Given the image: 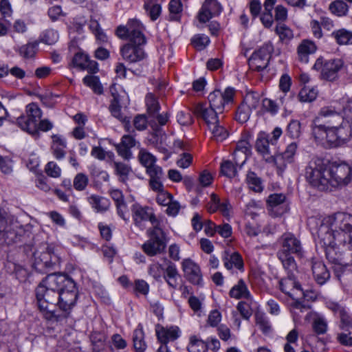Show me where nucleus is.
Returning a JSON list of instances; mask_svg holds the SVG:
<instances>
[{"instance_id": "680f3d73", "label": "nucleus", "mask_w": 352, "mask_h": 352, "mask_svg": "<svg viewBox=\"0 0 352 352\" xmlns=\"http://www.w3.org/2000/svg\"><path fill=\"white\" fill-rule=\"evenodd\" d=\"M89 60V57L87 55L84 54L82 53H77L73 58V64L82 69L85 70V68L87 67V61Z\"/></svg>"}, {"instance_id": "f257e3e1", "label": "nucleus", "mask_w": 352, "mask_h": 352, "mask_svg": "<svg viewBox=\"0 0 352 352\" xmlns=\"http://www.w3.org/2000/svg\"><path fill=\"white\" fill-rule=\"evenodd\" d=\"M38 307L45 319L61 321L69 317L76 304L78 292L74 280L66 274H50L37 286Z\"/></svg>"}, {"instance_id": "aec40b11", "label": "nucleus", "mask_w": 352, "mask_h": 352, "mask_svg": "<svg viewBox=\"0 0 352 352\" xmlns=\"http://www.w3.org/2000/svg\"><path fill=\"white\" fill-rule=\"evenodd\" d=\"M230 208L231 206L228 199L221 201L216 194H211L210 201L207 205V210L209 212L214 213L219 210L223 216L228 217Z\"/></svg>"}, {"instance_id": "cd10ccee", "label": "nucleus", "mask_w": 352, "mask_h": 352, "mask_svg": "<svg viewBox=\"0 0 352 352\" xmlns=\"http://www.w3.org/2000/svg\"><path fill=\"white\" fill-rule=\"evenodd\" d=\"M179 328L171 327L170 328L160 327L156 329V334L159 341L166 344L169 341H173L179 336Z\"/></svg>"}, {"instance_id": "37998d69", "label": "nucleus", "mask_w": 352, "mask_h": 352, "mask_svg": "<svg viewBox=\"0 0 352 352\" xmlns=\"http://www.w3.org/2000/svg\"><path fill=\"white\" fill-rule=\"evenodd\" d=\"M146 14L154 21L158 19L162 12V8L159 3H154L152 0L146 2L144 5Z\"/></svg>"}, {"instance_id": "ddd939ff", "label": "nucleus", "mask_w": 352, "mask_h": 352, "mask_svg": "<svg viewBox=\"0 0 352 352\" xmlns=\"http://www.w3.org/2000/svg\"><path fill=\"white\" fill-rule=\"evenodd\" d=\"M223 7L217 0H205L199 11L197 18L200 23H206L210 19L219 16Z\"/></svg>"}, {"instance_id": "0e129e2a", "label": "nucleus", "mask_w": 352, "mask_h": 352, "mask_svg": "<svg viewBox=\"0 0 352 352\" xmlns=\"http://www.w3.org/2000/svg\"><path fill=\"white\" fill-rule=\"evenodd\" d=\"M342 104L343 106L341 109V112L343 114L344 118L345 117V120L351 119L352 120V98H342Z\"/></svg>"}, {"instance_id": "f704fd0d", "label": "nucleus", "mask_w": 352, "mask_h": 352, "mask_svg": "<svg viewBox=\"0 0 352 352\" xmlns=\"http://www.w3.org/2000/svg\"><path fill=\"white\" fill-rule=\"evenodd\" d=\"M133 342L135 352H144L146 349L147 345L144 340V333L140 325H139V328L133 331Z\"/></svg>"}, {"instance_id": "b1692460", "label": "nucleus", "mask_w": 352, "mask_h": 352, "mask_svg": "<svg viewBox=\"0 0 352 352\" xmlns=\"http://www.w3.org/2000/svg\"><path fill=\"white\" fill-rule=\"evenodd\" d=\"M135 145V140L130 135H124L122 136L120 143L118 144L116 147L118 153L122 157L129 160L131 157L132 153L131 149Z\"/></svg>"}, {"instance_id": "dca6fc26", "label": "nucleus", "mask_w": 352, "mask_h": 352, "mask_svg": "<svg viewBox=\"0 0 352 352\" xmlns=\"http://www.w3.org/2000/svg\"><path fill=\"white\" fill-rule=\"evenodd\" d=\"M193 113L198 118H202L209 128H211V126L214 124L219 123V119L218 113H219V112L210 106L207 107L206 104L201 103L197 104L195 107Z\"/></svg>"}, {"instance_id": "e2e57ef3", "label": "nucleus", "mask_w": 352, "mask_h": 352, "mask_svg": "<svg viewBox=\"0 0 352 352\" xmlns=\"http://www.w3.org/2000/svg\"><path fill=\"white\" fill-rule=\"evenodd\" d=\"M164 271V270L160 263H154L150 265L148 272L155 280H160Z\"/></svg>"}, {"instance_id": "39448f33", "label": "nucleus", "mask_w": 352, "mask_h": 352, "mask_svg": "<svg viewBox=\"0 0 352 352\" xmlns=\"http://www.w3.org/2000/svg\"><path fill=\"white\" fill-rule=\"evenodd\" d=\"M143 24L138 19H129L125 25H120L116 30V36L129 42L120 47V54L129 64L144 60L147 55L144 50L146 38L144 34Z\"/></svg>"}, {"instance_id": "2f4dec72", "label": "nucleus", "mask_w": 352, "mask_h": 352, "mask_svg": "<svg viewBox=\"0 0 352 352\" xmlns=\"http://www.w3.org/2000/svg\"><path fill=\"white\" fill-rule=\"evenodd\" d=\"M277 0H265L263 4L264 11L261 16L263 25L270 28L273 24L272 10Z\"/></svg>"}, {"instance_id": "2eb2a0df", "label": "nucleus", "mask_w": 352, "mask_h": 352, "mask_svg": "<svg viewBox=\"0 0 352 352\" xmlns=\"http://www.w3.org/2000/svg\"><path fill=\"white\" fill-rule=\"evenodd\" d=\"M297 148V143L292 142L287 146L283 153L274 155V163L278 171L283 173L286 168L287 164H292L294 162Z\"/></svg>"}, {"instance_id": "052dcab7", "label": "nucleus", "mask_w": 352, "mask_h": 352, "mask_svg": "<svg viewBox=\"0 0 352 352\" xmlns=\"http://www.w3.org/2000/svg\"><path fill=\"white\" fill-rule=\"evenodd\" d=\"M191 42L199 50L204 49L210 43V38L204 34H197L192 38Z\"/></svg>"}, {"instance_id": "4be33fe9", "label": "nucleus", "mask_w": 352, "mask_h": 352, "mask_svg": "<svg viewBox=\"0 0 352 352\" xmlns=\"http://www.w3.org/2000/svg\"><path fill=\"white\" fill-rule=\"evenodd\" d=\"M255 148L256 151L263 156L265 162H274V155H272L270 148V140L265 134H260L256 139Z\"/></svg>"}, {"instance_id": "473e14b6", "label": "nucleus", "mask_w": 352, "mask_h": 352, "mask_svg": "<svg viewBox=\"0 0 352 352\" xmlns=\"http://www.w3.org/2000/svg\"><path fill=\"white\" fill-rule=\"evenodd\" d=\"M89 204L97 212L107 211L109 207L108 199L96 195H92L87 198Z\"/></svg>"}, {"instance_id": "c03bdc74", "label": "nucleus", "mask_w": 352, "mask_h": 352, "mask_svg": "<svg viewBox=\"0 0 352 352\" xmlns=\"http://www.w3.org/2000/svg\"><path fill=\"white\" fill-rule=\"evenodd\" d=\"M252 111L258 108L260 104V95L257 92H248L245 96L243 102H241Z\"/></svg>"}, {"instance_id": "72a5a7b5", "label": "nucleus", "mask_w": 352, "mask_h": 352, "mask_svg": "<svg viewBox=\"0 0 352 352\" xmlns=\"http://www.w3.org/2000/svg\"><path fill=\"white\" fill-rule=\"evenodd\" d=\"M230 296L236 299H249L251 296L247 285L243 279H240L230 291Z\"/></svg>"}, {"instance_id": "5fc2aeb1", "label": "nucleus", "mask_w": 352, "mask_h": 352, "mask_svg": "<svg viewBox=\"0 0 352 352\" xmlns=\"http://www.w3.org/2000/svg\"><path fill=\"white\" fill-rule=\"evenodd\" d=\"M169 120V114L168 112H163L162 113H157L155 116H152L148 118V122L152 127L155 126H164Z\"/></svg>"}, {"instance_id": "4c0bfd02", "label": "nucleus", "mask_w": 352, "mask_h": 352, "mask_svg": "<svg viewBox=\"0 0 352 352\" xmlns=\"http://www.w3.org/2000/svg\"><path fill=\"white\" fill-rule=\"evenodd\" d=\"M246 182L250 189L256 192H261L263 190L261 179L252 171H249L247 173Z\"/></svg>"}, {"instance_id": "bf43d9fd", "label": "nucleus", "mask_w": 352, "mask_h": 352, "mask_svg": "<svg viewBox=\"0 0 352 352\" xmlns=\"http://www.w3.org/2000/svg\"><path fill=\"white\" fill-rule=\"evenodd\" d=\"M58 37L59 35L56 30L49 29L43 33L41 41L47 45H53L57 42Z\"/></svg>"}, {"instance_id": "79ce46f5", "label": "nucleus", "mask_w": 352, "mask_h": 352, "mask_svg": "<svg viewBox=\"0 0 352 352\" xmlns=\"http://www.w3.org/2000/svg\"><path fill=\"white\" fill-rule=\"evenodd\" d=\"M318 90L315 87H304L298 94L299 100L302 102H311L316 100Z\"/></svg>"}, {"instance_id": "412c9836", "label": "nucleus", "mask_w": 352, "mask_h": 352, "mask_svg": "<svg viewBox=\"0 0 352 352\" xmlns=\"http://www.w3.org/2000/svg\"><path fill=\"white\" fill-rule=\"evenodd\" d=\"M280 290L292 298H294L296 294L292 292L302 291L301 285L296 280L295 274H288L287 276L280 280Z\"/></svg>"}, {"instance_id": "6e6d98bb", "label": "nucleus", "mask_w": 352, "mask_h": 352, "mask_svg": "<svg viewBox=\"0 0 352 352\" xmlns=\"http://www.w3.org/2000/svg\"><path fill=\"white\" fill-rule=\"evenodd\" d=\"M114 167L117 175L120 176V180L122 182H126L128 179V175L131 171V168L122 162H114Z\"/></svg>"}, {"instance_id": "ea45409f", "label": "nucleus", "mask_w": 352, "mask_h": 352, "mask_svg": "<svg viewBox=\"0 0 352 352\" xmlns=\"http://www.w3.org/2000/svg\"><path fill=\"white\" fill-rule=\"evenodd\" d=\"M339 45L352 44V32L345 29L333 31L331 34Z\"/></svg>"}, {"instance_id": "f8f14e48", "label": "nucleus", "mask_w": 352, "mask_h": 352, "mask_svg": "<svg viewBox=\"0 0 352 352\" xmlns=\"http://www.w3.org/2000/svg\"><path fill=\"white\" fill-rule=\"evenodd\" d=\"M267 204L268 212L274 217L281 216L289 210V204L285 195L282 193L270 195Z\"/></svg>"}, {"instance_id": "de8ad7c7", "label": "nucleus", "mask_w": 352, "mask_h": 352, "mask_svg": "<svg viewBox=\"0 0 352 352\" xmlns=\"http://www.w3.org/2000/svg\"><path fill=\"white\" fill-rule=\"evenodd\" d=\"M349 7L347 4L342 0H336L329 5L330 11L338 16H344L348 12Z\"/></svg>"}, {"instance_id": "5701e85b", "label": "nucleus", "mask_w": 352, "mask_h": 352, "mask_svg": "<svg viewBox=\"0 0 352 352\" xmlns=\"http://www.w3.org/2000/svg\"><path fill=\"white\" fill-rule=\"evenodd\" d=\"M146 173L148 175L149 186L153 191H162L164 188L162 183L164 179V174L162 168L160 166L147 170Z\"/></svg>"}, {"instance_id": "c756f323", "label": "nucleus", "mask_w": 352, "mask_h": 352, "mask_svg": "<svg viewBox=\"0 0 352 352\" xmlns=\"http://www.w3.org/2000/svg\"><path fill=\"white\" fill-rule=\"evenodd\" d=\"M52 145L51 149L54 156L57 160H61L65 156V149L67 146V143L65 139L58 135H53Z\"/></svg>"}, {"instance_id": "603ef678", "label": "nucleus", "mask_w": 352, "mask_h": 352, "mask_svg": "<svg viewBox=\"0 0 352 352\" xmlns=\"http://www.w3.org/2000/svg\"><path fill=\"white\" fill-rule=\"evenodd\" d=\"M221 173L222 175L229 177H234L237 174L235 165L230 160L223 161L221 164Z\"/></svg>"}, {"instance_id": "69168bd1", "label": "nucleus", "mask_w": 352, "mask_h": 352, "mask_svg": "<svg viewBox=\"0 0 352 352\" xmlns=\"http://www.w3.org/2000/svg\"><path fill=\"white\" fill-rule=\"evenodd\" d=\"M256 323L264 333H268L271 329L268 320L262 314L256 315Z\"/></svg>"}, {"instance_id": "7ed1b4c3", "label": "nucleus", "mask_w": 352, "mask_h": 352, "mask_svg": "<svg viewBox=\"0 0 352 352\" xmlns=\"http://www.w3.org/2000/svg\"><path fill=\"white\" fill-rule=\"evenodd\" d=\"M311 127L315 141L329 147L340 146L352 137L351 124L336 105L322 107Z\"/></svg>"}, {"instance_id": "4468645a", "label": "nucleus", "mask_w": 352, "mask_h": 352, "mask_svg": "<svg viewBox=\"0 0 352 352\" xmlns=\"http://www.w3.org/2000/svg\"><path fill=\"white\" fill-rule=\"evenodd\" d=\"M185 278L192 284L202 285V274L199 266L190 258L184 259L182 263Z\"/></svg>"}, {"instance_id": "3c124183", "label": "nucleus", "mask_w": 352, "mask_h": 352, "mask_svg": "<svg viewBox=\"0 0 352 352\" xmlns=\"http://www.w3.org/2000/svg\"><path fill=\"white\" fill-rule=\"evenodd\" d=\"M252 112L250 109L241 103L236 111L235 119L239 123H245L250 119Z\"/></svg>"}, {"instance_id": "423d86ee", "label": "nucleus", "mask_w": 352, "mask_h": 352, "mask_svg": "<svg viewBox=\"0 0 352 352\" xmlns=\"http://www.w3.org/2000/svg\"><path fill=\"white\" fill-rule=\"evenodd\" d=\"M34 267L40 272L56 270L59 267L60 258L56 252L54 246L43 243L34 253Z\"/></svg>"}, {"instance_id": "0eeeda50", "label": "nucleus", "mask_w": 352, "mask_h": 352, "mask_svg": "<svg viewBox=\"0 0 352 352\" xmlns=\"http://www.w3.org/2000/svg\"><path fill=\"white\" fill-rule=\"evenodd\" d=\"M146 233L149 239L142 245L143 252L148 256H155L164 253L167 241L163 229L149 228Z\"/></svg>"}, {"instance_id": "bb28decb", "label": "nucleus", "mask_w": 352, "mask_h": 352, "mask_svg": "<svg viewBox=\"0 0 352 352\" xmlns=\"http://www.w3.org/2000/svg\"><path fill=\"white\" fill-rule=\"evenodd\" d=\"M251 153V146L247 140H239L234 151V160L236 164H240L239 157H241V164H244Z\"/></svg>"}, {"instance_id": "6ab92c4d", "label": "nucleus", "mask_w": 352, "mask_h": 352, "mask_svg": "<svg viewBox=\"0 0 352 352\" xmlns=\"http://www.w3.org/2000/svg\"><path fill=\"white\" fill-rule=\"evenodd\" d=\"M113 99L111 101L109 109L111 115L124 124L125 130L131 132V121L130 118L124 116L122 113V107L120 104L119 96L112 92Z\"/></svg>"}, {"instance_id": "a878e982", "label": "nucleus", "mask_w": 352, "mask_h": 352, "mask_svg": "<svg viewBox=\"0 0 352 352\" xmlns=\"http://www.w3.org/2000/svg\"><path fill=\"white\" fill-rule=\"evenodd\" d=\"M180 277L177 268L175 263L168 261L166 267L164 269L163 278L168 285L176 289L178 285V278Z\"/></svg>"}, {"instance_id": "6e6552de", "label": "nucleus", "mask_w": 352, "mask_h": 352, "mask_svg": "<svg viewBox=\"0 0 352 352\" xmlns=\"http://www.w3.org/2000/svg\"><path fill=\"white\" fill-rule=\"evenodd\" d=\"M42 117V111L36 103H30L25 107V113L16 118L19 127L30 134L38 131V124Z\"/></svg>"}, {"instance_id": "8fccbe9b", "label": "nucleus", "mask_w": 352, "mask_h": 352, "mask_svg": "<svg viewBox=\"0 0 352 352\" xmlns=\"http://www.w3.org/2000/svg\"><path fill=\"white\" fill-rule=\"evenodd\" d=\"M286 133L292 139L298 138L302 133L300 122L297 120H291L287 126Z\"/></svg>"}, {"instance_id": "9b49d317", "label": "nucleus", "mask_w": 352, "mask_h": 352, "mask_svg": "<svg viewBox=\"0 0 352 352\" xmlns=\"http://www.w3.org/2000/svg\"><path fill=\"white\" fill-rule=\"evenodd\" d=\"M234 95V90L231 87L226 88L223 92L215 89L208 95L209 106L221 113L225 105L232 102Z\"/></svg>"}, {"instance_id": "a211bd4d", "label": "nucleus", "mask_w": 352, "mask_h": 352, "mask_svg": "<svg viewBox=\"0 0 352 352\" xmlns=\"http://www.w3.org/2000/svg\"><path fill=\"white\" fill-rule=\"evenodd\" d=\"M340 328L342 332L338 335L339 342L344 346H352V320L350 316L343 314L341 316Z\"/></svg>"}, {"instance_id": "49530a36", "label": "nucleus", "mask_w": 352, "mask_h": 352, "mask_svg": "<svg viewBox=\"0 0 352 352\" xmlns=\"http://www.w3.org/2000/svg\"><path fill=\"white\" fill-rule=\"evenodd\" d=\"M208 345L206 342L192 336L190 340V344L188 346L189 352H208Z\"/></svg>"}, {"instance_id": "f3484780", "label": "nucleus", "mask_w": 352, "mask_h": 352, "mask_svg": "<svg viewBox=\"0 0 352 352\" xmlns=\"http://www.w3.org/2000/svg\"><path fill=\"white\" fill-rule=\"evenodd\" d=\"M278 252L301 255V243L294 234L291 233L284 234L282 236V248Z\"/></svg>"}, {"instance_id": "4d7b16f0", "label": "nucleus", "mask_w": 352, "mask_h": 352, "mask_svg": "<svg viewBox=\"0 0 352 352\" xmlns=\"http://www.w3.org/2000/svg\"><path fill=\"white\" fill-rule=\"evenodd\" d=\"M37 43H29L26 45L21 46L19 49V54L23 58H32L36 52Z\"/></svg>"}, {"instance_id": "e433bc0d", "label": "nucleus", "mask_w": 352, "mask_h": 352, "mask_svg": "<svg viewBox=\"0 0 352 352\" xmlns=\"http://www.w3.org/2000/svg\"><path fill=\"white\" fill-rule=\"evenodd\" d=\"M277 256L287 272V274H295V272H297V265L294 257L291 254L284 252H278Z\"/></svg>"}, {"instance_id": "a19ab883", "label": "nucleus", "mask_w": 352, "mask_h": 352, "mask_svg": "<svg viewBox=\"0 0 352 352\" xmlns=\"http://www.w3.org/2000/svg\"><path fill=\"white\" fill-rule=\"evenodd\" d=\"M138 158L140 163L146 168V170H149L150 168L152 169L159 166L155 164L157 160L156 157L145 150H140Z\"/></svg>"}, {"instance_id": "393cba45", "label": "nucleus", "mask_w": 352, "mask_h": 352, "mask_svg": "<svg viewBox=\"0 0 352 352\" xmlns=\"http://www.w3.org/2000/svg\"><path fill=\"white\" fill-rule=\"evenodd\" d=\"M312 272L316 282L322 285L330 278V272L326 265L320 261L312 263Z\"/></svg>"}, {"instance_id": "7c9ffc66", "label": "nucleus", "mask_w": 352, "mask_h": 352, "mask_svg": "<svg viewBox=\"0 0 352 352\" xmlns=\"http://www.w3.org/2000/svg\"><path fill=\"white\" fill-rule=\"evenodd\" d=\"M151 209L149 207H142L138 204L132 206L133 219L136 226H141L143 221H148V218H149L148 213Z\"/></svg>"}, {"instance_id": "864d4df0", "label": "nucleus", "mask_w": 352, "mask_h": 352, "mask_svg": "<svg viewBox=\"0 0 352 352\" xmlns=\"http://www.w3.org/2000/svg\"><path fill=\"white\" fill-rule=\"evenodd\" d=\"M276 32L278 35L280 40L283 42H287L294 37L292 30L285 24L277 25Z\"/></svg>"}, {"instance_id": "13d9d810", "label": "nucleus", "mask_w": 352, "mask_h": 352, "mask_svg": "<svg viewBox=\"0 0 352 352\" xmlns=\"http://www.w3.org/2000/svg\"><path fill=\"white\" fill-rule=\"evenodd\" d=\"M88 183L89 179L87 175H86L84 173H80L75 176L73 182V185L76 190L81 191L86 188Z\"/></svg>"}, {"instance_id": "58836bf2", "label": "nucleus", "mask_w": 352, "mask_h": 352, "mask_svg": "<svg viewBox=\"0 0 352 352\" xmlns=\"http://www.w3.org/2000/svg\"><path fill=\"white\" fill-rule=\"evenodd\" d=\"M145 102L148 118L159 112L160 104L157 98L153 94L149 93L146 96Z\"/></svg>"}, {"instance_id": "338daca9", "label": "nucleus", "mask_w": 352, "mask_h": 352, "mask_svg": "<svg viewBox=\"0 0 352 352\" xmlns=\"http://www.w3.org/2000/svg\"><path fill=\"white\" fill-rule=\"evenodd\" d=\"M45 172L48 176L58 177L60 175L61 170L54 162H50L45 166Z\"/></svg>"}, {"instance_id": "774afa93", "label": "nucleus", "mask_w": 352, "mask_h": 352, "mask_svg": "<svg viewBox=\"0 0 352 352\" xmlns=\"http://www.w3.org/2000/svg\"><path fill=\"white\" fill-rule=\"evenodd\" d=\"M12 161L9 157H3L0 155V170L5 174H10L12 172Z\"/></svg>"}, {"instance_id": "f03ea898", "label": "nucleus", "mask_w": 352, "mask_h": 352, "mask_svg": "<svg viewBox=\"0 0 352 352\" xmlns=\"http://www.w3.org/2000/svg\"><path fill=\"white\" fill-rule=\"evenodd\" d=\"M329 226H320L318 244L322 247L327 259L334 265H352V215L338 212L329 217Z\"/></svg>"}, {"instance_id": "9d476101", "label": "nucleus", "mask_w": 352, "mask_h": 352, "mask_svg": "<svg viewBox=\"0 0 352 352\" xmlns=\"http://www.w3.org/2000/svg\"><path fill=\"white\" fill-rule=\"evenodd\" d=\"M273 51L274 47L272 43L263 44L248 59L250 68L256 72L263 71L268 66Z\"/></svg>"}, {"instance_id": "a18cd8bd", "label": "nucleus", "mask_w": 352, "mask_h": 352, "mask_svg": "<svg viewBox=\"0 0 352 352\" xmlns=\"http://www.w3.org/2000/svg\"><path fill=\"white\" fill-rule=\"evenodd\" d=\"M82 80L84 84L90 87L95 94L100 95L103 93V87L98 76H86Z\"/></svg>"}, {"instance_id": "20e7f679", "label": "nucleus", "mask_w": 352, "mask_h": 352, "mask_svg": "<svg viewBox=\"0 0 352 352\" xmlns=\"http://www.w3.org/2000/svg\"><path fill=\"white\" fill-rule=\"evenodd\" d=\"M305 178L311 187L327 191L332 187L347 185L351 181L352 169L346 163L328 165L324 160L316 157L306 166Z\"/></svg>"}, {"instance_id": "c9c22d12", "label": "nucleus", "mask_w": 352, "mask_h": 352, "mask_svg": "<svg viewBox=\"0 0 352 352\" xmlns=\"http://www.w3.org/2000/svg\"><path fill=\"white\" fill-rule=\"evenodd\" d=\"M223 259L226 269L231 270L234 267L240 271L243 270V261L238 252H234L230 256L223 257Z\"/></svg>"}, {"instance_id": "c85d7f7f", "label": "nucleus", "mask_w": 352, "mask_h": 352, "mask_svg": "<svg viewBox=\"0 0 352 352\" xmlns=\"http://www.w3.org/2000/svg\"><path fill=\"white\" fill-rule=\"evenodd\" d=\"M315 43L309 40L302 41L297 49L298 59L300 62L307 63L309 56L313 54L316 51Z\"/></svg>"}, {"instance_id": "09e8293b", "label": "nucleus", "mask_w": 352, "mask_h": 352, "mask_svg": "<svg viewBox=\"0 0 352 352\" xmlns=\"http://www.w3.org/2000/svg\"><path fill=\"white\" fill-rule=\"evenodd\" d=\"M209 129L212 134V138L217 142L224 140L228 135L227 130L224 126L220 124L219 120L218 124H214Z\"/></svg>"}, {"instance_id": "1a4fd4ad", "label": "nucleus", "mask_w": 352, "mask_h": 352, "mask_svg": "<svg viewBox=\"0 0 352 352\" xmlns=\"http://www.w3.org/2000/svg\"><path fill=\"white\" fill-rule=\"evenodd\" d=\"M344 62L340 58L326 60L319 57L313 66V69L320 72L322 79L334 81L338 78V72L342 69Z\"/></svg>"}]
</instances>
